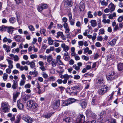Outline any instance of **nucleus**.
<instances>
[{
  "label": "nucleus",
  "mask_w": 123,
  "mask_h": 123,
  "mask_svg": "<svg viewBox=\"0 0 123 123\" xmlns=\"http://www.w3.org/2000/svg\"><path fill=\"white\" fill-rule=\"evenodd\" d=\"M61 47L63 48V50L66 52H67L69 49L68 46L64 43L61 44Z\"/></svg>",
  "instance_id": "nucleus-15"
},
{
  "label": "nucleus",
  "mask_w": 123,
  "mask_h": 123,
  "mask_svg": "<svg viewBox=\"0 0 123 123\" xmlns=\"http://www.w3.org/2000/svg\"><path fill=\"white\" fill-rule=\"evenodd\" d=\"M25 82V80H21L19 83V85L21 86L24 85Z\"/></svg>",
  "instance_id": "nucleus-44"
},
{
  "label": "nucleus",
  "mask_w": 123,
  "mask_h": 123,
  "mask_svg": "<svg viewBox=\"0 0 123 123\" xmlns=\"http://www.w3.org/2000/svg\"><path fill=\"white\" fill-rule=\"evenodd\" d=\"M60 77L62 79H64V80H66L67 82V80L68 79L70 78V76H69V75L67 74L63 75H62L61 74H60Z\"/></svg>",
  "instance_id": "nucleus-16"
},
{
  "label": "nucleus",
  "mask_w": 123,
  "mask_h": 123,
  "mask_svg": "<svg viewBox=\"0 0 123 123\" xmlns=\"http://www.w3.org/2000/svg\"><path fill=\"white\" fill-rule=\"evenodd\" d=\"M48 43L49 45H52L53 44L54 41L52 39L51 37H49L48 38Z\"/></svg>",
  "instance_id": "nucleus-31"
},
{
  "label": "nucleus",
  "mask_w": 123,
  "mask_h": 123,
  "mask_svg": "<svg viewBox=\"0 0 123 123\" xmlns=\"http://www.w3.org/2000/svg\"><path fill=\"white\" fill-rule=\"evenodd\" d=\"M64 59L66 61H68L70 59V57L69 56H64Z\"/></svg>",
  "instance_id": "nucleus-64"
},
{
  "label": "nucleus",
  "mask_w": 123,
  "mask_h": 123,
  "mask_svg": "<svg viewBox=\"0 0 123 123\" xmlns=\"http://www.w3.org/2000/svg\"><path fill=\"white\" fill-rule=\"evenodd\" d=\"M90 23L92 26L94 27L96 26L97 25L96 21L95 20H92L90 21Z\"/></svg>",
  "instance_id": "nucleus-24"
},
{
  "label": "nucleus",
  "mask_w": 123,
  "mask_h": 123,
  "mask_svg": "<svg viewBox=\"0 0 123 123\" xmlns=\"http://www.w3.org/2000/svg\"><path fill=\"white\" fill-rule=\"evenodd\" d=\"M48 62H51L53 58L52 55H49L47 58Z\"/></svg>",
  "instance_id": "nucleus-35"
},
{
  "label": "nucleus",
  "mask_w": 123,
  "mask_h": 123,
  "mask_svg": "<svg viewBox=\"0 0 123 123\" xmlns=\"http://www.w3.org/2000/svg\"><path fill=\"white\" fill-rule=\"evenodd\" d=\"M41 87H38L37 88L38 91L37 92V93H38L39 95H40L41 94H42L43 92V90L41 89Z\"/></svg>",
  "instance_id": "nucleus-36"
},
{
  "label": "nucleus",
  "mask_w": 123,
  "mask_h": 123,
  "mask_svg": "<svg viewBox=\"0 0 123 123\" xmlns=\"http://www.w3.org/2000/svg\"><path fill=\"white\" fill-rule=\"evenodd\" d=\"M28 27L30 30L31 31H34L35 30L33 26L31 25H28Z\"/></svg>",
  "instance_id": "nucleus-41"
},
{
  "label": "nucleus",
  "mask_w": 123,
  "mask_h": 123,
  "mask_svg": "<svg viewBox=\"0 0 123 123\" xmlns=\"http://www.w3.org/2000/svg\"><path fill=\"white\" fill-rule=\"evenodd\" d=\"M92 51L90 50H89L88 47L84 49V51L83 53L85 54L86 53H87L89 55H90L92 53Z\"/></svg>",
  "instance_id": "nucleus-17"
},
{
  "label": "nucleus",
  "mask_w": 123,
  "mask_h": 123,
  "mask_svg": "<svg viewBox=\"0 0 123 123\" xmlns=\"http://www.w3.org/2000/svg\"><path fill=\"white\" fill-rule=\"evenodd\" d=\"M103 39V38L102 36H99L97 37V40L98 41H102Z\"/></svg>",
  "instance_id": "nucleus-55"
},
{
  "label": "nucleus",
  "mask_w": 123,
  "mask_h": 123,
  "mask_svg": "<svg viewBox=\"0 0 123 123\" xmlns=\"http://www.w3.org/2000/svg\"><path fill=\"white\" fill-rule=\"evenodd\" d=\"M116 74L114 71H111L110 73L109 74L106 76V78L108 80H113L117 77Z\"/></svg>",
  "instance_id": "nucleus-4"
},
{
  "label": "nucleus",
  "mask_w": 123,
  "mask_h": 123,
  "mask_svg": "<svg viewBox=\"0 0 123 123\" xmlns=\"http://www.w3.org/2000/svg\"><path fill=\"white\" fill-rule=\"evenodd\" d=\"M27 105L28 107L31 108L33 110L36 109L38 106V105L36 103L31 100L28 101Z\"/></svg>",
  "instance_id": "nucleus-3"
},
{
  "label": "nucleus",
  "mask_w": 123,
  "mask_h": 123,
  "mask_svg": "<svg viewBox=\"0 0 123 123\" xmlns=\"http://www.w3.org/2000/svg\"><path fill=\"white\" fill-rule=\"evenodd\" d=\"M29 98V96L28 95L25 94L23 96V98L25 101H26Z\"/></svg>",
  "instance_id": "nucleus-42"
},
{
  "label": "nucleus",
  "mask_w": 123,
  "mask_h": 123,
  "mask_svg": "<svg viewBox=\"0 0 123 123\" xmlns=\"http://www.w3.org/2000/svg\"><path fill=\"white\" fill-rule=\"evenodd\" d=\"M96 97H93L92 99V105H98V103L96 101Z\"/></svg>",
  "instance_id": "nucleus-26"
},
{
  "label": "nucleus",
  "mask_w": 123,
  "mask_h": 123,
  "mask_svg": "<svg viewBox=\"0 0 123 123\" xmlns=\"http://www.w3.org/2000/svg\"><path fill=\"white\" fill-rule=\"evenodd\" d=\"M97 82L99 84L101 85V84H105V82L104 80L102 77H99L98 78L97 80Z\"/></svg>",
  "instance_id": "nucleus-10"
},
{
  "label": "nucleus",
  "mask_w": 123,
  "mask_h": 123,
  "mask_svg": "<svg viewBox=\"0 0 123 123\" xmlns=\"http://www.w3.org/2000/svg\"><path fill=\"white\" fill-rule=\"evenodd\" d=\"M29 74L31 75H33V76L34 77H36L38 74V72L37 71H34L33 72L30 71Z\"/></svg>",
  "instance_id": "nucleus-28"
},
{
  "label": "nucleus",
  "mask_w": 123,
  "mask_h": 123,
  "mask_svg": "<svg viewBox=\"0 0 123 123\" xmlns=\"http://www.w3.org/2000/svg\"><path fill=\"white\" fill-rule=\"evenodd\" d=\"M80 76L78 75H74V78L75 80H78L80 78Z\"/></svg>",
  "instance_id": "nucleus-61"
},
{
  "label": "nucleus",
  "mask_w": 123,
  "mask_h": 123,
  "mask_svg": "<svg viewBox=\"0 0 123 123\" xmlns=\"http://www.w3.org/2000/svg\"><path fill=\"white\" fill-rule=\"evenodd\" d=\"M93 74L92 73H86L84 75V76L85 77H86L87 76H90V77H93Z\"/></svg>",
  "instance_id": "nucleus-39"
},
{
  "label": "nucleus",
  "mask_w": 123,
  "mask_h": 123,
  "mask_svg": "<svg viewBox=\"0 0 123 123\" xmlns=\"http://www.w3.org/2000/svg\"><path fill=\"white\" fill-rule=\"evenodd\" d=\"M17 4H22L23 3V1L22 0H14Z\"/></svg>",
  "instance_id": "nucleus-54"
},
{
  "label": "nucleus",
  "mask_w": 123,
  "mask_h": 123,
  "mask_svg": "<svg viewBox=\"0 0 123 123\" xmlns=\"http://www.w3.org/2000/svg\"><path fill=\"white\" fill-rule=\"evenodd\" d=\"M79 8L80 11H83L84 9V5L82 2H80V4Z\"/></svg>",
  "instance_id": "nucleus-25"
},
{
  "label": "nucleus",
  "mask_w": 123,
  "mask_h": 123,
  "mask_svg": "<svg viewBox=\"0 0 123 123\" xmlns=\"http://www.w3.org/2000/svg\"><path fill=\"white\" fill-rule=\"evenodd\" d=\"M69 102L70 101H69L68 99L67 100H65L62 103V105L63 106H68L70 104Z\"/></svg>",
  "instance_id": "nucleus-27"
},
{
  "label": "nucleus",
  "mask_w": 123,
  "mask_h": 123,
  "mask_svg": "<svg viewBox=\"0 0 123 123\" xmlns=\"http://www.w3.org/2000/svg\"><path fill=\"white\" fill-rule=\"evenodd\" d=\"M80 105L83 108H85L87 105V101L86 100L83 99L80 100L79 101Z\"/></svg>",
  "instance_id": "nucleus-7"
},
{
  "label": "nucleus",
  "mask_w": 123,
  "mask_h": 123,
  "mask_svg": "<svg viewBox=\"0 0 123 123\" xmlns=\"http://www.w3.org/2000/svg\"><path fill=\"white\" fill-rule=\"evenodd\" d=\"M41 6L43 9H46L48 7L47 5L45 4H43Z\"/></svg>",
  "instance_id": "nucleus-62"
},
{
  "label": "nucleus",
  "mask_w": 123,
  "mask_h": 123,
  "mask_svg": "<svg viewBox=\"0 0 123 123\" xmlns=\"http://www.w3.org/2000/svg\"><path fill=\"white\" fill-rule=\"evenodd\" d=\"M105 31L104 29L102 28L99 30L98 34L99 35L100 34H103L104 33Z\"/></svg>",
  "instance_id": "nucleus-50"
},
{
  "label": "nucleus",
  "mask_w": 123,
  "mask_h": 123,
  "mask_svg": "<svg viewBox=\"0 0 123 123\" xmlns=\"http://www.w3.org/2000/svg\"><path fill=\"white\" fill-rule=\"evenodd\" d=\"M64 4L66 7H69L72 5L73 3L71 0H64Z\"/></svg>",
  "instance_id": "nucleus-8"
},
{
  "label": "nucleus",
  "mask_w": 123,
  "mask_h": 123,
  "mask_svg": "<svg viewBox=\"0 0 123 123\" xmlns=\"http://www.w3.org/2000/svg\"><path fill=\"white\" fill-rule=\"evenodd\" d=\"M41 6H39L37 7V9L38 11L40 12H41L43 9L42 7Z\"/></svg>",
  "instance_id": "nucleus-52"
},
{
  "label": "nucleus",
  "mask_w": 123,
  "mask_h": 123,
  "mask_svg": "<svg viewBox=\"0 0 123 123\" xmlns=\"http://www.w3.org/2000/svg\"><path fill=\"white\" fill-rule=\"evenodd\" d=\"M108 7L110 12H112L115 10V6L114 4L112 3L110 4L108 6Z\"/></svg>",
  "instance_id": "nucleus-12"
},
{
  "label": "nucleus",
  "mask_w": 123,
  "mask_h": 123,
  "mask_svg": "<svg viewBox=\"0 0 123 123\" xmlns=\"http://www.w3.org/2000/svg\"><path fill=\"white\" fill-rule=\"evenodd\" d=\"M91 12L90 11H89L88 13V17L89 18H92L93 17V16L92 14H91Z\"/></svg>",
  "instance_id": "nucleus-53"
},
{
  "label": "nucleus",
  "mask_w": 123,
  "mask_h": 123,
  "mask_svg": "<svg viewBox=\"0 0 123 123\" xmlns=\"http://www.w3.org/2000/svg\"><path fill=\"white\" fill-rule=\"evenodd\" d=\"M19 94L20 93L18 92H17L13 94V98L14 102H15L16 101L17 98Z\"/></svg>",
  "instance_id": "nucleus-19"
},
{
  "label": "nucleus",
  "mask_w": 123,
  "mask_h": 123,
  "mask_svg": "<svg viewBox=\"0 0 123 123\" xmlns=\"http://www.w3.org/2000/svg\"><path fill=\"white\" fill-rule=\"evenodd\" d=\"M32 119L31 117H29L27 118V119L26 120V122L28 123H31L32 122Z\"/></svg>",
  "instance_id": "nucleus-49"
},
{
  "label": "nucleus",
  "mask_w": 123,
  "mask_h": 123,
  "mask_svg": "<svg viewBox=\"0 0 123 123\" xmlns=\"http://www.w3.org/2000/svg\"><path fill=\"white\" fill-rule=\"evenodd\" d=\"M105 123H116L115 119H112L111 122H110L109 121L108 119H107V120H106L105 121Z\"/></svg>",
  "instance_id": "nucleus-40"
},
{
  "label": "nucleus",
  "mask_w": 123,
  "mask_h": 123,
  "mask_svg": "<svg viewBox=\"0 0 123 123\" xmlns=\"http://www.w3.org/2000/svg\"><path fill=\"white\" fill-rule=\"evenodd\" d=\"M70 104H72L75 101V99L73 98H70L68 99Z\"/></svg>",
  "instance_id": "nucleus-48"
},
{
  "label": "nucleus",
  "mask_w": 123,
  "mask_h": 123,
  "mask_svg": "<svg viewBox=\"0 0 123 123\" xmlns=\"http://www.w3.org/2000/svg\"><path fill=\"white\" fill-rule=\"evenodd\" d=\"M86 116L87 117H91L93 118H95L96 115L94 113L92 112L91 111L88 110H87L86 112Z\"/></svg>",
  "instance_id": "nucleus-6"
},
{
  "label": "nucleus",
  "mask_w": 123,
  "mask_h": 123,
  "mask_svg": "<svg viewBox=\"0 0 123 123\" xmlns=\"http://www.w3.org/2000/svg\"><path fill=\"white\" fill-rule=\"evenodd\" d=\"M31 87V85L29 83L26 84L25 86V87L26 88H30Z\"/></svg>",
  "instance_id": "nucleus-57"
},
{
  "label": "nucleus",
  "mask_w": 123,
  "mask_h": 123,
  "mask_svg": "<svg viewBox=\"0 0 123 123\" xmlns=\"http://www.w3.org/2000/svg\"><path fill=\"white\" fill-rule=\"evenodd\" d=\"M80 88V86L78 85H77L75 86L72 87L71 88V89L73 90H79Z\"/></svg>",
  "instance_id": "nucleus-37"
},
{
  "label": "nucleus",
  "mask_w": 123,
  "mask_h": 123,
  "mask_svg": "<svg viewBox=\"0 0 123 123\" xmlns=\"http://www.w3.org/2000/svg\"><path fill=\"white\" fill-rule=\"evenodd\" d=\"M85 117L83 115L80 114L76 120L77 123H84L85 122Z\"/></svg>",
  "instance_id": "nucleus-5"
},
{
  "label": "nucleus",
  "mask_w": 123,
  "mask_h": 123,
  "mask_svg": "<svg viewBox=\"0 0 123 123\" xmlns=\"http://www.w3.org/2000/svg\"><path fill=\"white\" fill-rule=\"evenodd\" d=\"M8 75L6 73H4L3 74V79L4 80H6L7 78Z\"/></svg>",
  "instance_id": "nucleus-47"
},
{
  "label": "nucleus",
  "mask_w": 123,
  "mask_h": 123,
  "mask_svg": "<svg viewBox=\"0 0 123 123\" xmlns=\"http://www.w3.org/2000/svg\"><path fill=\"white\" fill-rule=\"evenodd\" d=\"M14 38L16 41L18 42H21L22 40V38L21 36L18 35L15 36L14 37Z\"/></svg>",
  "instance_id": "nucleus-13"
},
{
  "label": "nucleus",
  "mask_w": 123,
  "mask_h": 123,
  "mask_svg": "<svg viewBox=\"0 0 123 123\" xmlns=\"http://www.w3.org/2000/svg\"><path fill=\"white\" fill-rule=\"evenodd\" d=\"M14 60L15 61H18L19 60V58L18 56L17 55H15L13 56Z\"/></svg>",
  "instance_id": "nucleus-58"
},
{
  "label": "nucleus",
  "mask_w": 123,
  "mask_h": 123,
  "mask_svg": "<svg viewBox=\"0 0 123 123\" xmlns=\"http://www.w3.org/2000/svg\"><path fill=\"white\" fill-rule=\"evenodd\" d=\"M3 47L6 52H8L10 51L11 50L10 47L5 44H4L3 46Z\"/></svg>",
  "instance_id": "nucleus-18"
},
{
  "label": "nucleus",
  "mask_w": 123,
  "mask_h": 123,
  "mask_svg": "<svg viewBox=\"0 0 123 123\" xmlns=\"http://www.w3.org/2000/svg\"><path fill=\"white\" fill-rule=\"evenodd\" d=\"M97 34L96 33H94L93 34V35L92 37V39L93 41H94L95 40L96 38V35Z\"/></svg>",
  "instance_id": "nucleus-63"
},
{
  "label": "nucleus",
  "mask_w": 123,
  "mask_h": 123,
  "mask_svg": "<svg viewBox=\"0 0 123 123\" xmlns=\"http://www.w3.org/2000/svg\"><path fill=\"white\" fill-rule=\"evenodd\" d=\"M63 120L65 122L68 123H69L71 121L70 117H67L63 118Z\"/></svg>",
  "instance_id": "nucleus-30"
},
{
  "label": "nucleus",
  "mask_w": 123,
  "mask_h": 123,
  "mask_svg": "<svg viewBox=\"0 0 123 123\" xmlns=\"http://www.w3.org/2000/svg\"><path fill=\"white\" fill-rule=\"evenodd\" d=\"M18 86L17 80H13V84L12 85V88L13 89H16Z\"/></svg>",
  "instance_id": "nucleus-20"
},
{
  "label": "nucleus",
  "mask_w": 123,
  "mask_h": 123,
  "mask_svg": "<svg viewBox=\"0 0 123 123\" xmlns=\"http://www.w3.org/2000/svg\"><path fill=\"white\" fill-rule=\"evenodd\" d=\"M1 106L3 111L4 112H9L10 106L7 102H2Z\"/></svg>",
  "instance_id": "nucleus-2"
},
{
  "label": "nucleus",
  "mask_w": 123,
  "mask_h": 123,
  "mask_svg": "<svg viewBox=\"0 0 123 123\" xmlns=\"http://www.w3.org/2000/svg\"><path fill=\"white\" fill-rule=\"evenodd\" d=\"M118 37H116L115 38H114L112 40L108 43L111 46H113L115 44L117 40L118 39Z\"/></svg>",
  "instance_id": "nucleus-14"
},
{
  "label": "nucleus",
  "mask_w": 123,
  "mask_h": 123,
  "mask_svg": "<svg viewBox=\"0 0 123 123\" xmlns=\"http://www.w3.org/2000/svg\"><path fill=\"white\" fill-rule=\"evenodd\" d=\"M123 20V16H120L117 19L118 22H121Z\"/></svg>",
  "instance_id": "nucleus-56"
},
{
  "label": "nucleus",
  "mask_w": 123,
  "mask_h": 123,
  "mask_svg": "<svg viewBox=\"0 0 123 123\" xmlns=\"http://www.w3.org/2000/svg\"><path fill=\"white\" fill-rule=\"evenodd\" d=\"M105 16H103V18H104L102 20V22L105 23H107L108 24H109L110 22V19H108L106 20L105 19Z\"/></svg>",
  "instance_id": "nucleus-34"
},
{
  "label": "nucleus",
  "mask_w": 123,
  "mask_h": 123,
  "mask_svg": "<svg viewBox=\"0 0 123 123\" xmlns=\"http://www.w3.org/2000/svg\"><path fill=\"white\" fill-rule=\"evenodd\" d=\"M81 57L84 60L86 61H87L89 60L88 57L84 55H82L81 56Z\"/></svg>",
  "instance_id": "nucleus-43"
},
{
  "label": "nucleus",
  "mask_w": 123,
  "mask_h": 123,
  "mask_svg": "<svg viewBox=\"0 0 123 123\" xmlns=\"http://www.w3.org/2000/svg\"><path fill=\"white\" fill-rule=\"evenodd\" d=\"M17 106L20 110H22L24 108V105L20 102V101L19 100L17 101Z\"/></svg>",
  "instance_id": "nucleus-11"
},
{
  "label": "nucleus",
  "mask_w": 123,
  "mask_h": 123,
  "mask_svg": "<svg viewBox=\"0 0 123 123\" xmlns=\"http://www.w3.org/2000/svg\"><path fill=\"white\" fill-rule=\"evenodd\" d=\"M14 29L15 30H16V28H14L12 26L8 27L7 28V31L9 33H12L13 31V30Z\"/></svg>",
  "instance_id": "nucleus-23"
},
{
  "label": "nucleus",
  "mask_w": 123,
  "mask_h": 123,
  "mask_svg": "<svg viewBox=\"0 0 123 123\" xmlns=\"http://www.w3.org/2000/svg\"><path fill=\"white\" fill-rule=\"evenodd\" d=\"M46 31L45 29H43L40 30V32L41 34H43L44 36H45L46 35L45 33L46 32Z\"/></svg>",
  "instance_id": "nucleus-38"
},
{
  "label": "nucleus",
  "mask_w": 123,
  "mask_h": 123,
  "mask_svg": "<svg viewBox=\"0 0 123 123\" xmlns=\"http://www.w3.org/2000/svg\"><path fill=\"white\" fill-rule=\"evenodd\" d=\"M59 84H62V83L63 84H66L67 83V81L65 80H62L61 79H58L56 81Z\"/></svg>",
  "instance_id": "nucleus-22"
},
{
  "label": "nucleus",
  "mask_w": 123,
  "mask_h": 123,
  "mask_svg": "<svg viewBox=\"0 0 123 123\" xmlns=\"http://www.w3.org/2000/svg\"><path fill=\"white\" fill-rule=\"evenodd\" d=\"M60 104V101L57 100L53 104V107L54 109H56L59 107Z\"/></svg>",
  "instance_id": "nucleus-9"
},
{
  "label": "nucleus",
  "mask_w": 123,
  "mask_h": 123,
  "mask_svg": "<svg viewBox=\"0 0 123 123\" xmlns=\"http://www.w3.org/2000/svg\"><path fill=\"white\" fill-rule=\"evenodd\" d=\"M29 116H28L26 115H24L22 117V118L25 121H26V120L27 119V118L29 117Z\"/></svg>",
  "instance_id": "nucleus-45"
},
{
  "label": "nucleus",
  "mask_w": 123,
  "mask_h": 123,
  "mask_svg": "<svg viewBox=\"0 0 123 123\" xmlns=\"http://www.w3.org/2000/svg\"><path fill=\"white\" fill-rule=\"evenodd\" d=\"M26 64L28 65L30 64L31 68H34L35 66L34 62H31L30 63V62H27Z\"/></svg>",
  "instance_id": "nucleus-32"
},
{
  "label": "nucleus",
  "mask_w": 123,
  "mask_h": 123,
  "mask_svg": "<svg viewBox=\"0 0 123 123\" xmlns=\"http://www.w3.org/2000/svg\"><path fill=\"white\" fill-rule=\"evenodd\" d=\"M29 116H28L26 115H24L22 117V118L25 121H26V120L27 119V118L29 117Z\"/></svg>",
  "instance_id": "nucleus-46"
},
{
  "label": "nucleus",
  "mask_w": 123,
  "mask_h": 123,
  "mask_svg": "<svg viewBox=\"0 0 123 123\" xmlns=\"http://www.w3.org/2000/svg\"><path fill=\"white\" fill-rule=\"evenodd\" d=\"M108 91V87L106 85L102 86L98 90V94L101 95H104Z\"/></svg>",
  "instance_id": "nucleus-1"
},
{
  "label": "nucleus",
  "mask_w": 123,
  "mask_h": 123,
  "mask_svg": "<svg viewBox=\"0 0 123 123\" xmlns=\"http://www.w3.org/2000/svg\"><path fill=\"white\" fill-rule=\"evenodd\" d=\"M100 3H101V5L102 6H107L108 5V3L106 2L105 0H100Z\"/></svg>",
  "instance_id": "nucleus-33"
},
{
  "label": "nucleus",
  "mask_w": 123,
  "mask_h": 123,
  "mask_svg": "<svg viewBox=\"0 0 123 123\" xmlns=\"http://www.w3.org/2000/svg\"><path fill=\"white\" fill-rule=\"evenodd\" d=\"M52 114L50 113H48L44 115V117L46 118H49L51 116Z\"/></svg>",
  "instance_id": "nucleus-51"
},
{
  "label": "nucleus",
  "mask_w": 123,
  "mask_h": 123,
  "mask_svg": "<svg viewBox=\"0 0 123 123\" xmlns=\"http://www.w3.org/2000/svg\"><path fill=\"white\" fill-rule=\"evenodd\" d=\"M56 37H58L60 36H62L63 35V33L62 32L59 31L57 33Z\"/></svg>",
  "instance_id": "nucleus-59"
},
{
  "label": "nucleus",
  "mask_w": 123,
  "mask_h": 123,
  "mask_svg": "<svg viewBox=\"0 0 123 123\" xmlns=\"http://www.w3.org/2000/svg\"><path fill=\"white\" fill-rule=\"evenodd\" d=\"M117 68L118 70L120 71L123 70V63H120L117 65Z\"/></svg>",
  "instance_id": "nucleus-21"
},
{
  "label": "nucleus",
  "mask_w": 123,
  "mask_h": 123,
  "mask_svg": "<svg viewBox=\"0 0 123 123\" xmlns=\"http://www.w3.org/2000/svg\"><path fill=\"white\" fill-rule=\"evenodd\" d=\"M10 23L12 24H13L16 21L15 18L13 17H12L10 18L9 19Z\"/></svg>",
  "instance_id": "nucleus-29"
},
{
  "label": "nucleus",
  "mask_w": 123,
  "mask_h": 123,
  "mask_svg": "<svg viewBox=\"0 0 123 123\" xmlns=\"http://www.w3.org/2000/svg\"><path fill=\"white\" fill-rule=\"evenodd\" d=\"M9 65L8 66V68L10 69H12L13 68V65H12V62H8Z\"/></svg>",
  "instance_id": "nucleus-60"
}]
</instances>
